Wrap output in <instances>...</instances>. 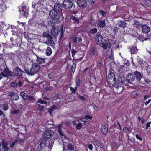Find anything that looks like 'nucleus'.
<instances>
[{
	"mask_svg": "<svg viewBox=\"0 0 151 151\" xmlns=\"http://www.w3.org/2000/svg\"><path fill=\"white\" fill-rule=\"evenodd\" d=\"M40 69V65L37 63H34L32 65V67L31 69L27 68H25L24 71L26 74L30 75H33L37 73Z\"/></svg>",
	"mask_w": 151,
	"mask_h": 151,
	"instance_id": "1",
	"label": "nucleus"
},
{
	"mask_svg": "<svg viewBox=\"0 0 151 151\" xmlns=\"http://www.w3.org/2000/svg\"><path fill=\"white\" fill-rule=\"evenodd\" d=\"M108 78L107 82L109 86L112 87L115 86L116 81L114 74L112 72L110 73L108 75Z\"/></svg>",
	"mask_w": 151,
	"mask_h": 151,
	"instance_id": "2",
	"label": "nucleus"
},
{
	"mask_svg": "<svg viewBox=\"0 0 151 151\" xmlns=\"http://www.w3.org/2000/svg\"><path fill=\"white\" fill-rule=\"evenodd\" d=\"M59 13L55 10L52 9L49 12V16L53 20H59L60 18Z\"/></svg>",
	"mask_w": 151,
	"mask_h": 151,
	"instance_id": "3",
	"label": "nucleus"
},
{
	"mask_svg": "<svg viewBox=\"0 0 151 151\" xmlns=\"http://www.w3.org/2000/svg\"><path fill=\"white\" fill-rule=\"evenodd\" d=\"M1 73L3 77L10 78L14 76L13 73L10 71L7 67L4 68Z\"/></svg>",
	"mask_w": 151,
	"mask_h": 151,
	"instance_id": "4",
	"label": "nucleus"
},
{
	"mask_svg": "<svg viewBox=\"0 0 151 151\" xmlns=\"http://www.w3.org/2000/svg\"><path fill=\"white\" fill-rule=\"evenodd\" d=\"M8 145L7 142L2 139L1 143L0 142V151H8L9 148L8 147Z\"/></svg>",
	"mask_w": 151,
	"mask_h": 151,
	"instance_id": "5",
	"label": "nucleus"
},
{
	"mask_svg": "<svg viewBox=\"0 0 151 151\" xmlns=\"http://www.w3.org/2000/svg\"><path fill=\"white\" fill-rule=\"evenodd\" d=\"M62 4L64 8L69 10L72 8L73 5V3L70 0H64Z\"/></svg>",
	"mask_w": 151,
	"mask_h": 151,
	"instance_id": "6",
	"label": "nucleus"
},
{
	"mask_svg": "<svg viewBox=\"0 0 151 151\" xmlns=\"http://www.w3.org/2000/svg\"><path fill=\"white\" fill-rule=\"evenodd\" d=\"M54 134L52 130H47L43 134V137L45 139H49L51 138Z\"/></svg>",
	"mask_w": 151,
	"mask_h": 151,
	"instance_id": "7",
	"label": "nucleus"
},
{
	"mask_svg": "<svg viewBox=\"0 0 151 151\" xmlns=\"http://www.w3.org/2000/svg\"><path fill=\"white\" fill-rule=\"evenodd\" d=\"M13 73V75L15 76H22L23 71L19 67L17 66L15 67Z\"/></svg>",
	"mask_w": 151,
	"mask_h": 151,
	"instance_id": "8",
	"label": "nucleus"
},
{
	"mask_svg": "<svg viewBox=\"0 0 151 151\" xmlns=\"http://www.w3.org/2000/svg\"><path fill=\"white\" fill-rule=\"evenodd\" d=\"M102 40V36L100 33H97L95 35V40L97 44H101L103 42Z\"/></svg>",
	"mask_w": 151,
	"mask_h": 151,
	"instance_id": "9",
	"label": "nucleus"
},
{
	"mask_svg": "<svg viewBox=\"0 0 151 151\" xmlns=\"http://www.w3.org/2000/svg\"><path fill=\"white\" fill-rule=\"evenodd\" d=\"M77 4L80 8H84L87 5V0H77Z\"/></svg>",
	"mask_w": 151,
	"mask_h": 151,
	"instance_id": "10",
	"label": "nucleus"
},
{
	"mask_svg": "<svg viewBox=\"0 0 151 151\" xmlns=\"http://www.w3.org/2000/svg\"><path fill=\"white\" fill-rule=\"evenodd\" d=\"M63 7L59 3H56L55 4L52 9L55 10V11H57L60 13L62 12L63 10Z\"/></svg>",
	"mask_w": 151,
	"mask_h": 151,
	"instance_id": "11",
	"label": "nucleus"
},
{
	"mask_svg": "<svg viewBox=\"0 0 151 151\" xmlns=\"http://www.w3.org/2000/svg\"><path fill=\"white\" fill-rule=\"evenodd\" d=\"M134 79V75L132 74L129 73L126 76V80L129 83H131Z\"/></svg>",
	"mask_w": 151,
	"mask_h": 151,
	"instance_id": "12",
	"label": "nucleus"
},
{
	"mask_svg": "<svg viewBox=\"0 0 151 151\" xmlns=\"http://www.w3.org/2000/svg\"><path fill=\"white\" fill-rule=\"evenodd\" d=\"M101 131L105 135L107 134L108 131V126L104 124L101 125L100 128Z\"/></svg>",
	"mask_w": 151,
	"mask_h": 151,
	"instance_id": "13",
	"label": "nucleus"
},
{
	"mask_svg": "<svg viewBox=\"0 0 151 151\" xmlns=\"http://www.w3.org/2000/svg\"><path fill=\"white\" fill-rule=\"evenodd\" d=\"M135 78L137 81H140L141 79L142 78V76L140 72L137 71L134 72Z\"/></svg>",
	"mask_w": 151,
	"mask_h": 151,
	"instance_id": "14",
	"label": "nucleus"
},
{
	"mask_svg": "<svg viewBox=\"0 0 151 151\" xmlns=\"http://www.w3.org/2000/svg\"><path fill=\"white\" fill-rule=\"evenodd\" d=\"M142 32L144 33H147L150 31V27L147 25H143L142 26Z\"/></svg>",
	"mask_w": 151,
	"mask_h": 151,
	"instance_id": "15",
	"label": "nucleus"
},
{
	"mask_svg": "<svg viewBox=\"0 0 151 151\" xmlns=\"http://www.w3.org/2000/svg\"><path fill=\"white\" fill-rule=\"evenodd\" d=\"M97 26L101 28H102L106 26V23L104 20L100 19L98 22Z\"/></svg>",
	"mask_w": 151,
	"mask_h": 151,
	"instance_id": "16",
	"label": "nucleus"
},
{
	"mask_svg": "<svg viewBox=\"0 0 151 151\" xmlns=\"http://www.w3.org/2000/svg\"><path fill=\"white\" fill-rule=\"evenodd\" d=\"M36 60L38 64H40L45 62V59L44 58L39 57L37 55H36Z\"/></svg>",
	"mask_w": 151,
	"mask_h": 151,
	"instance_id": "17",
	"label": "nucleus"
},
{
	"mask_svg": "<svg viewBox=\"0 0 151 151\" xmlns=\"http://www.w3.org/2000/svg\"><path fill=\"white\" fill-rule=\"evenodd\" d=\"M40 140H41L39 141V142H40ZM47 140L46 139H42L41 141L40 142V145L41 149H44V148L46 147V145L47 144Z\"/></svg>",
	"mask_w": 151,
	"mask_h": 151,
	"instance_id": "18",
	"label": "nucleus"
},
{
	"mask_svg": "<svg viewBox=\"0 0 151 151\" xmlns=\"http://www.w3.org/2000/svg\"><path fill=\"white\" fill-rule=\"evenodd\" d=\"M53 38L51 37H49L46 41L45 43H46L48 45L51 46H53V44H55L54 42L52 40Z\"/></svg>",
	"mask_w": 151,
	"mask_h": 151,
	"instance_id": "19",
	"label": "nucleus"
},
{
	"mask_svg": "<svg viewBox=\"0 0 151 151\" xmlns=\"http://www.w3.org/2000/svg\"><path fill=\"white\" fill-rule=\"evenodd\" d=\"M70 19L72 22L74 23L79 24V21L78 18H76L75 16H72L70 17Z\"/></svg>",
	"mask_w": 151,
	"mask_h": 151,
	"instance_id": "20",
	"label": "nucleus"
},
{
	"mask_svg": "<svg viewBox=\"0 0 151 151\" xmlns=\"http://www.w3.org/2000/svg\"><path fill=\"white\" fill-rule=\"evenodd\" d=\"M26 6H23L22 8V13L24 14V15L26 17L28 14L29 11L27 8Z\"/></svg>",
	"mask_w": 151,
	"mask_h": 151,
	"instance_id": "21",
	"label": "nucleus"
},
{
	"mask_svg": "<svg viewBox=\"0 0 151 151\" xmlns=\"http://www.w3.org/2000/svg\"><path fill=\"white\" fill-rule=\"evenodd\" d=\"M129 49L131 54H134L137 52V49L136 47H135L133 46H131L129 47Z\"/></svg>",
	"mask_w": 151,
	"mask_h": 151,
	"instance_id": "22",
	"label": "nucleus"
},
{
	"mask_svg": "<svg viewBox=\"0 0 151 151\" xmlns=\"http://www.w3.org/2000/svg\"><path fill=\"white\" fill-rule=\"evenodd\" d=\"M60 32V29H57V32H56V28L55 27L52 28L51 31V34L53 35H57L58 34H59Z\"/></svg>",
	"mask_w": 151,
	"mask_h": 151,
	"instance_id": "23",
	"label": "nucleus"
},
{
	"mask_svg": "<svg viewBox=\"0 0 151 151\" xmlns=\"http://www.w3.org/2000/svg\"><path fill=\"white\" fill-rule=\"evenodd\" d=\"M124 83L123 81H120V80L118 81L117 82L116 84V85H115V87L116 88H122V87L121 85H122Z\"/></svg>",
	"mask_w": 151,
	"mask_h": 151,
	"instance_id": "24",
	"label": "nucleus"
},
{
	"mask_svg": "<svg viewBox=\"0 0 151 151\" xmlns=\"http://www.w3.org/2000/svg\"><path fill=\"white\" fill-rule=\"evenodd\" d=\"M126 23L125 21L120 20L119 24V26L123 28L126 27Z\"/></svg>",
	"mask_w": 151,
	"mask_h": 151,
	"instance_id": "25",
	"label": "nucleus"
},
{
	"mask_svg": "<svg viewBox=\"0 0 151 151\" xmlns=\"http://www.w3.org/2000/svg\"><path fill=\"white\" fill-rule=\"evenodd\" d=\"M96 52V48L95 47H91L89 50V54L91 56H93L94 55Z\"/></svg>",
	"mask_w": 151,
	"mask_h": 151,
	"instance_id": "26",
	"label": "nucleus"
},
{
	"mask_svg": "<svg viewBox=\"0 0 151 151\" xmlns=\"http://www.w3.org/2000/svg\"><path fill=\"white\" fill-rule=\"evenodd\" d=\"M7 7L6 5L3 2L0 4V11L1 12H3L6 10Z\"/></svg>",
	"mask_w": 151,
	"mask_h": 151,
	"instance_id": "27",
	"label": "nucleus"
},
{
	"mask_svg": "<svg viewBox=\"0 0 151 151\" xmlns=\"http://www.w3.org/2000/svg\"><path fill=\"white\" fill-rule=\"evenodd\" d=\"M57 109V107L54 104L51 106V108L49 109L48 110V112L50 114H52L55 111V110L56 109Z\"/></svg>",
	"mask_w": 151,
	"mask_h": 151,
	"instance_id": "28",
	"label": "nucleus"
},
{
	"mask_svg": "<svg viewBox=\"0 0 151 151\" xmlns=\"http://www.w3.org/2000/svg\"><path fill=\"white\" fill-rule=\"evenodd\" d=\"M52 53V49L50 47H48L46 49V55L47 56H50Z\"/></svg>",
	"mask_w": 151,
	"mask_h": 151,
	"instance_id": "29",
	"label": "nucleus"
},
{
	"mask_svg": "<svg viewBox=\"0 0 151 151\" xmlns=\"http://www.w3.org/2000/svg\"><path fill=\"white\" fill-rule=\"evenodd\" d=\"M20 96L23 98V99L26 100L28 98V95L24 92H20Z\"/></svg>",
	"mask_w": 151,
	"mask_h": 151,
	"instance_id": "30",
	"label": "nucleus"
},
{
	"mask_svg": "<svg viewBox=\"0 0 151 151\" xmlns=\"http://www.w3.org/2000/svg\"><path fill=\"white\" fill-rule=\"evenodd\" d=\"M68 149L69 150H74V147L71 143H69L67 146Z\"/></svg>",
	"mask_w": 151,
	"mask_h": 151,
	"instance_id": "31",
	"label": "nucleus"
},
{
	"mask_svg": "<svg viewBox=\"0 0 151 151\" xmlns=\"http://www.w3.org/2000/svg\"><path fill=\"white\" fill-rule=\"evenodd\" d=\"M37 102L38 103H40L41 104H45L46 105H47V102L46 101H44L41 99H39L37 101Z\"/></svg>",
	"mask_w": 151,
	"mask_h": 151,
	"instance_id": "32",
	"label": "nucleus"
},
{
	"mask_svg": "<svg viewBox=\"0 0 151 151\" xmlns=\"http://www.w3.org/2000/svg\"><path fill=\"white\" fill-rule=\"evenodd\" d=\"M76 65V63H74L71 66V71L73 73H74L75 72Z\"/></svg>",
	"mask_w": 151,
	"mask_h": 151,
	"instance_id": "33",
	"label": "nucleus"
},
{
	"mask_svg": "<svg viewBox=\"0 0 151 151\" xmlns=\"http://www.w3.org/2000/svg\"><path fill=\"white\" fill-rule=\"evenodd\" d=\"M97 29L96 28H93L91 29L89 32L90 34H94L97 32Z\"/></svg>",
	"mask_w": 151,
	"mask_h": 151,
	"instance_id": "34",
	"label": "nucleus"
},
{
	"mask_svg": "<svg viewBox=\"0 0 151 151\" xmlns=\"http://www.w3.org/2000/svg\"><path fill=\"white\" fill-rule=\"evenodd\" d=\"M134 25L137 28H138L140 27L141 26V24L139 23V22L136 20L134 22Z\"/></svg>",
	"mask_w": 151,
	"mask_h": 151,
	"instance_id": "35",
	"label": "nucleus"
},
{
	"mask_svg": "<svg viewBox=\"0 0 151 151\" xmlns=\"http://www.w3.org/2000/svg\"><path fill=\"white\" fill-rule=\"evenodd\" d=\"M81 80L79 77H77L76 81V84L77 86H79L81 85Z\"/></svg>",
	"mask_w": 151,
	"mask_h": 151,
	"instance_id": "36",
	"label": "nucleus"
},
{
	"mask_svg": "<svg viewBox=\"0 0 151 151\" xmlns=\"http://www.w3.org/2000/svg\"><path fill=\"white\" fill-rule=\"evenodd\" d=\"M105 43L107 46H108V47L109 48L111 47V42L109 40H107L106 41Z\"/></svg>",
	"mask_w": 151,
	"mask_h": 151,
	"instance_id": "37",
	"label": "nucleus"
},
{
	"mask_svg": "<svg viewBox=\"0 0 151 151\" xmlns=\"http://www.w3.org/2000/svg\"><path fill=\"white\" fill-rule=\"evenodd\" d=\"M9 108L8 105L7 103H5L3 104V109L5 111L7 110Z\"/></svg>",
	"mask_w": 151,
	"mask_h": 151,
	"instance_id": "38",
	"label": "nucleus"
},
{
	"mask_svg": "<svg viewBox=\"0 0 151 151\" xmlns=\"http://www.w3.org/2000/svg\"><path fill=\"white\" fill-rule=\"evenodd\" d=\"M96 63L97 64V66H98L99 68L101 67L103 65L102 63L101 60H99L97 61Z\"/></svg>",
	"mask_w": 151,
	"mask_h": 151,
	"instance_id": "39",
	"label": "nucleus"
},
{
	"mask_svg": "<svg viewBox=\"0 0 151 151\" xmlns=\"http://www.w3.org/2000/svg\"><path fill=\"white\" fill-rule=\"evenodd\" d=\"M38 110L40 111H42L44 109V106H41L40 104H38Z\"/></svg>",
	"mask_w": 151,
	"mask_h": 151,
	"instance_id": "40",
	"label": "nucleus"
},
{
	"mask_svg": "<svg viewBox=\"0 0 151 151\" xmlns=\"http://www.w3.org/2000/svg\"><path fill=\"white\" fill-rule=\"evenodd\" d=\"M42 35L43 36L48 38L51 37V36L49 34L45 32H43L42 34Z\"/></svg>",
	"mask_w": 151,
	"mask_h": 151,
	"instance_id": "41",
	"label": "nucleus"
},
{
	"mask_svg": "<svg viewBox=\"0 0 151 151\" xmlns=\"http://www.w3.org/2000/svg\"><path fill=\"white\" fill-rule=\"evenodd\" d=\"M79 123H78L76 125V128L78 129H80L83 126L81 123L79 121Z\"/></svg>",
	"mask_w": 151,
	"mask_h": 151,
	"instance_id": "42",
	"label": "nucleus"
},
{
	"mask_svg": "<svg viewBox=\"0 0 151 151\" xmlns=\"http://www.w3.org/2000/svg\"><path fill=\"white\" fill-rule=\"evenodd\" d=\"M15 93L14 92H9L8 96H10L11 99L12 100V99L13 98L12 97L14 96V95H15Z\"/></svg>",
	"mask_w": 151,
	"mask_h": 151,
	"instance_id": "43",
	"label": "nucleus"
},
{
	"mask_svg": "<svg viewBox=\"0 0 151 151\" xmlns=\"http://www.w3.org/2000/svg\"><path fill=\"white\" fill-rule=\"evenodd\" d=\"M12 98V100H17L19 98L17 94H16V93L15 94V95H14V96Z\"/></svg>",
	"mask_w": 151,
	"mask_h": 151,
	"instance_id": "44",
	"label": "nucleus"
},
{
	"mask_svg": "<svg viewBox=\"0 0 151 151\" xmlns=\"http://www.w3.org/2000/svg\"><path fill=\"white\" fill-rule=\"evenodd\" d=\"M78 52V51L74 49H72L71 51V54L72 55V56L74 57L75 55V54Z\"/></svg>",
	"mask_w": 151,
	"mask_h": 151,
	"instance_id": "45",
	"label": "nucleus"
},
{
	"mask_svg": "<svg viewBox=\"0 0 151 151\" xmlns=\"http://www.w3.org/2000/svg\"><path fill=\"white\" fill-rule=\"evenodd\" d=\"M42 1V0H39V2L37 3V4H36L35 3H32V7L33 8L36 9V6L37 5V4H39V2H41V1Z\"/></svg>",
	"mask_w": 151,
	"mask_h": 151,
	"instance_id": "46",
	"label": "nucleus"
},
{
	"mask_svg": "<svg viewBox=\"0 0 151 151\" xmlns=\"http://www.w3.org/2000/svg\"><path fill=\"white\" fill-rule=\"evenodd\" d=\"M79 119V120L82 122L81 123L82 124H84L86 122V121L84 120V119H85V118H82L81 117Z\"/></svg>",
	"mask_w": 151,
	"mask_h": 151,
	"instance_id": "47",
	"label": "nucleus"
},
{
	"mask_svg": "<svg viewBox=\"0 0 151 151\" xmlns=\"http://www.w3.org/2000/svg\"><path fill=\"white\" fill-rule=\"evenodd\" d=\"M98 147H97V149H96L98 151H104V147H101V146L100 147H99V146Z\"/></svg>",
	"mask_w": 151,
	"mask_h": 151,
	"instance_id": "48",
	"label": "nucleus"
},
{
	"mask_svg": "<svg viewBox=\"0 0 151 151\" xmlns=\"http://www.w3.org/2000/svg\"><path fill=\"white\" fill-rule=\"evenodd\" d=\"M48 24L50 25H51L52 26V28L54 27H55V23L53 21H51L48 22Z\"/></svg>",
	"mask_w": 151,
	"mask_h": 151,
	"instance_id": "49",
	"label": "nucleus"
},
{
	"mask_svg": "<svg viewBox=\"0 0 151 151\" xmlns=\"http://www.w3.org/2000/svg\"><path fill=\"white\" fill-rule=\"evenodd\" d=\"M71 39H72V40L73 42L74 43H75L76 44H77V37H72Z\"/></svg>",
	"mask_w": 151,
	"mask_h": 151,
	"instance_id": "50",
	"label": "nucleus"
},
{
	"mask_svg": "<svg viewBox=\"0 0 151 151\" xmlns=\"http://www.w3.org/2000/svg\"><path fill=\"white\" fill-rule=\"evenodd\" d=\"M119 29V28L118 27L116 26H115L113 28L114 32L115 33H116L118 31Z\"/></svg>",
	"mask_w": 151,
	"mask_h": 151,
	"instance_id": "51",
	"label": "nucleus"
},
{
	"mask_svg": "<svg viewBox=\"0 0 151 151\" xmlns=\"http://www.w3.org/2000/svg\"><path fill=\"white\" fill-rule=\"evenodd\" d=\"M70 89L71 91V92L73 93L74 94L76 93V89H74L73 87H70Z\"/></svg>",
	"mask_w": 151,
	"mask_h": 151,
	"instance_id": "52",
	"label": "nucleus"
},
{
	"mask_svg": "<svg viewBox=\"0 0 151 151\" xmlns=\"http://www.w3.org/2000/svg\"><path fill=\"white\" fill-rule=\"evenodd\" d=\"M62 129H60L58 130V132L59 134L62 136H64L65 135L64 133L62 131Z\"/></svg>",
	"mask_w": 151,
	"mask_h": 151,
	"instance_id": "53",
	"label": "nucleus"
},
{
	"mask_svg": "<svg viewBox=\"0 0 151 151\" xmlns=\"http://www.w3.org/2000/svg\"><path fill=\"white\" fill-rule=\"evenodd\" d=\"M10 86L12 87H17V83L14 81H13L10 83Z\"/></svg>",
	"mask_w": 151,
	"mask_h": 151,
	"instance_id": "54",
	"label": "nucleus"
},
{
	"mask_svg": "<svg viewBox=\"0 0 151 151\" xmlns=\"http://www.w3.org/2000/svg\"><path fill=\"white\" fill-rule=\"evenodd\" d=\"M17 142V141H15V140L12 144L10 145V148H13L14 147L15 144Z\"/></svg>",
	"mask_w": 151,
	"mask_h": 151,
	"instance_id": "55",
	"label": "nucleus"
},
{
	"mask_svg": "<svg viewBox=\"0 0 151 151\" xmlns=\"http://www.w3.org/2000/svg\"><path fill=\"white\" fill-rule=\"evenodd\" d=\"M23 83V81L22 80L19 81V82L17 83V87L19 86L20 87L22 85Z\"/></svg>",
	"mask_w": 151,
	"mask_h": 151,
	"instance_id": "56",
	"label": "nucleus"
},
{
	"mask_svg": "<svg viewBox=\"0 0 151 151\" xmlns=\"http://www.w3.org/2000/svg\"><path fill=\"white\" fill-rule=\"evenodd\" d=\"M84 118L86 119H89L91 120L92 118V117L91 116L86 115L85 116Z\"/></svg>",
	"mask_w": 151,
	"mask_h": 151,
	"instance_id": "57",
	"label": "nucleus"
},
{
	"mask_svg": "<svg viewBox=\"0 0 151 151\" xmlns=\"http://www.w3.org/2000/svg\"><path fill=\"white\" fill-rule=\"evenodd\" d=\"M102 47L104 50L106 49L108 47V46L106 45L105 43H103L102 44Z\"/></svg>",
	"mask_w": 151,
	"mask_h": 151,
	"instance_id": "58",
	"label": "nucleus"
},
{
	"mask_svg": "<svg viewBox=\"0 0 151 151\" xmlns=\"http://www.w3.org/2000/svg\"><path fill=\"white\" fill-rule=\"evenodd\" d=\"M123 130L124 132H127V133H128L129 132V129L126 127H124Z\"/></svg>",
	"mask_w": 151,
	"mask_h": 151,
	"instance_id": "59",
	"label": "nucleus"
},
{
	"mask_svg": "<svg viewBox=\"0 0 151 151\" xmlns=\"http://www.w3.org/2000/svg\"><path fill=\"white\" fill-rule=\"evenodd\" d=\"M145 4H146L147 6H150V1L147 0L145 1Z\"/></svg>",
	"mask_w": 151,
	"mask_h": 151,
	"instance_id": "60",
	"label": "nucleus"
},
{
	"mask_svg": "<svg viewBox=\"0 0 151 151\" xmlns=\"http://www.w3.org/2000/svg\"><path fill=\"white\" fill-rule=\"evenodd\" d=\"M100 12V14L103 16H105L106 14V12L103 10H101Z\"/></svg>",
	"mask_w": 151,
	"mask_h": 151,
	"instance_id": "61",
	"label": "nucleus"
},
{
	"mask_svg": "<svg viewBox=\"0 0 151 151\" xmlns=\"http://www.w3.org/2000/svg\"><path fill=\"white\" fill-rule=\"evenodd\" d=\"M135 136H136V138L137 139H138L140 141H141L142 140V137H141L139 136L138 134H136L135 135Z\"/></svg>",
	"mask_w": 151,
	"mask_h": 151,
	"instance_id": "62",
	"label": "nucleus"
},
{
	"mask_svg": "<svg viewBox=\"0 0 151 151\" xmlns=\"http://www.w3.org/2000/svg\"><path fill=\"white\" fill-rule=\"evenodd\" d=\"M96 143V145L95 146L96 147V149H97V147H98V146H99V147H100L101 146V143L99 142H95Z\"/></svg>",
	"mask_w": 151,
	"mask_h": 151,
	"instance_id": "63",
	"label": "nucleus"
},
{
	"mask_svg": "<svg viewBox=\"0 0 151 151\" xmlns=\"http://www.w3.org/2000/svg\"><path fill=\"white\" fill-rule=\"evenodd\" d=\"M93 107L94 109L96 111H98L99 110V107L97 106L95 104H94L93 105Z\"/></svg>",
	"mask_w": 151,
	"mask_h": 151,
	"instance_id": "64",
	"label": "nucleus"
}]
</instances>
